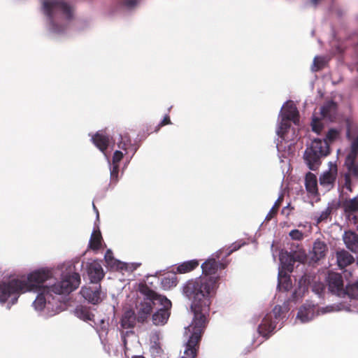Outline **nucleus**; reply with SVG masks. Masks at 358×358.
<instances>
[{
	"instance_id": "obj_1",
	"label": "nucleus",
	"mask_w": 358,
	"mask_h": 358,
	"mask_svg": "<svg viewBox=\"0 0 358 358\" xmlns=\"http://www.w3.org/2000/svg\"><path fill=\"white\" fill-rule=\"evenodd\" d=\"M224 250H219L211 255L201 266V275L187 280L182 287L183 296L191 301L190 309L194 317L191 324L185 327V334L188 339L181 358L196 357L198 343L208 322L211 299L219 288L220 276L217 271L225 267L224 263L217 261Z\"/></svg>"
},
{
	"instance_id": "obj_2",
	"label": "nucleus",
	"mask_w": 358,
	"mask_h": 358,
	"mask_svg": "<svg viewBox=\"0 0 358 358\" xmlns=\"http://www.w3.org/2000/svg\"><path fill=\"white\" fill-rule=\"evenodd\" d=\"M84 262L80 257H76L57 266L62 271L61 280L56 282L55 269L43 268L36 270L28 275L29 289L27 292H37L38 295L32 303L36 311H42L45 308L52 306L50 299L55 300L56 296L69 294L77 289L80 283V276L77 272L82 269Z\"/></svg>"
},
{
	"instance_id": "obj_3",
	"label": "nucleus",
	"mask_w": 358,
	"mask_h": 358,
	"mask_svg": "<svg viewBox=\"0 0 358 358\" xmlns=\"http://www.w3.org/2000/svg\"><path fill=\"white\" fill-rule=\"evenodd\" d=\"M41 11L47 31L55 36L66 34L75 20L73 6L64 0H43Z\"/></svg>"
},
{
	"instance_id": "obj_4",
	"label": "nucleus",
	"mask_w": 358,
	"mask_h": 358,
	"mask_svg": "<svg viewBox=\"0 0 358 358\" xmlns=\"http://www.w3.org/2000/svg\"><path fill=\"white\" fill-rule=\"evenodd\" d=\"M339 137L336 129H330L324 139L315 138L307 146L303 153V160L308 169L316 171L322 163V159L330 153L329 143L336 141Z\"/></svg>"
},
{
	"instance_id": "obj_5",
	"label": "nucleus",
	"mask_w": 358,
	"mask_h": 358,
	"mask_svg": "<svg viewBox=\"0 0 358 358\" xmlns=\"http://www.w3.org/2000/svg\"><path fill=\"white\" fill-rule=\"evenodd\" d=\"M111 140L112 138L103 130L98 131L94 135L91 136V141L103 153L108 162L110 169V184L115 185L119 180V162L125 154L120 150H115L112 161H110L105 151L110 145Z\"/></svg>"
},
{
	"instance_id": "obj_6",
	"label": "nucleus",
	"mask_w": 358,
	"mask_h": 358,
	"mask_svg": "<svg viewBox=\"0 0 358 358\" xmlns=\"http://www.w3.org/2000/svg\"><path fill=\"white\" fill-rule=\"evenodd\" d=\"M28 276L27 278H12L0 283V303L1 305L8 302L7 309L15 304L20 293L26 292L29 289Z\"/></svg>"
},
{
	"instance_id": "obj_7",
	"label": "nucleus",
	"mask_w": 358,
	"mask_h": 358,
	"mask_svg": "<svg viewBox=\"0 0 358 358\" xmlns=\"http://www.w3.org/2000/svg\"><path fill=\"white\" fill-rule=\"evenodd\" d=\"M287 310V305L285 302L283 307L279 305L275 306L272 312L266 314L262 319V322L258 325L257 331L259 335L264 338H268L273 332L278 324H280L279 329H280L285 317L283 313Z\"/></svg>"
},
{
	"instance_id": "obj_8",
	"label": "nucleus",
	"mask_w": 358,
	"mask_h": 358,
	"mask_svg": "<svg viewBox=\"0 0 358 358\" xmlns=\"http://www.w3.org/2000/svg\"><path fill=\"white\" fill-rule=\"evenodd\" d=\"M139 291L143 299L136 307V320L139 322H143L150 315L153 308L157 307L155 299H158L161 295L152 290L147 285H140Z\"/></svg>"
},
{
	"instance_id": "obj_9",
	"label": "nucleus",
	"mask_w": 358,
	"mask_h": 358,
	"mask_svg": "<svg viewBox=\"0 0 358 358\" xmlns=\"http://www.w3.org/2000/svg\"><path fill=\"white\" fill-rule=\"evenodd\" d=\"M343 292L344 293L341 296L345 297V296H348L350 299V304L348 305L345 303H339L332 306H328L322 308V313H327L341 310L352 312L354 311V310L352 309V307L356 308L357 312L358 313V281L347 285Z\"/></svg>"
},
{
	"instance_id": "obj_10",
	"label": "nucleus",
	"mask_w": 358,
	"mask_h": 358,
	"mask_svg": "<svg viewBox=\"0 0 358 358\" xmlns=\"http://www.w3.org/2000/svg\"><path fill=\"white\" fill-rule=\"evenodd\" d=\"M299 111L292 101H286L280 108L276 133L280 134L281 129H288L291 127V122L294 124L299 122Z\"/></svg>"
},
{
	"instance_id": "obj_11",
	"label": "nucleus",
	"mask_w": 358,
	"mask_h": 358,
	"mask_svg": "<svg viewBox=\"0 0 358 358\" xmlns=\"http://www.w3.org/2000/svg\"><path fill=\"white\" fill-rule=\"evenodd\" d=\"M346 137L350 141V145L344 164L350 174L358 177V163H355V160L358 157V133L352 134L348 128Z\"/></svg>"
},
{
	"instance_id": "obj_12",
	"label": "nucleus",
	"mask_w": 358,
	"mask_h": 358,
	"mask_svg": "<svg viewBox=\"0 0 358 358\" xmlns=\"http://www.w3.org/2000/svg\"><path fill=\"white\" fill-rule=\"evenodd\" d=\"M278 136L276 148L279 153L282 152V157H286L293 153L296 134L294 128L281 129L280 134L276 133ZM281 158V156H280Z\"/></svg>"
},
{
	"instance_id": "obj_13",
	"label": "nucleus",
	"mask_w": 358,
	"mask_h": 358,
	"mask_svg": "<svg viewBox=\"0 0 358 358\" xmlns=\"http://www.w3.org/2000/svg\"><path fill=\"white\" fill-rule=\"evenodd\" d=\"M155 300L157 301V307H155L157 310L152 314V323L156 326H162L166 324L170 317L171 302L163 295Z\"/></svg>"
},
{
	"instance_id": "obj_14",
	"label": "nucleus",
	"mask_w": 358,
	"mask_h": 358,
	"mask_svg": "<svg viewBox=\"0 0 358 358\" xmlns=\"http://www.w3.org/2000/svg\"><path fill=\"white\" fill-rule=\"evenodd\" d=\"M80 294L83 297L92 304H98L103 297L104 294L101 289V285L97 283H89L80 289Z\"/></svg>"
},
{
	"instance_id": "obj_15",
	"label": "nucleus",
	"mask_w": 358,
	"mask_h": 358,
	"mask_svg": "<svg viewBox=\"0 0 358 358\" xmlns=\"http://www.w3.org/2000/svg\"><path fill=\"white\" fill-rule=\"evenodd\" d=\"M322 308L320 310L314 304L306 303L300 307L297 315L296 319L300 320L301 323H306L313 320L320 313H322Z\"/></svg>"
},
{
	"instance_id": "obj_16",
	"label": "nucleus",
	"mask_w": 358,
	"mask_h": 358,
	"mask_svg": "<svg viewBox=\"0 0 358 358\" xmlns=\"http://www.w3.org/2000/svg\"><path fill=\"white\" fill-rule=\"evenodd\" d=\"M104 259L108 266L117 270L133 271L136 269V268L140 265V264L135 263L127 264L115 259L113 252L110 249L106 250L104 255Z\"/></svg>"
},
{
	"instance_id": "obj_17",
	"label": "nucleus",
	"mask_w": 358,
	"mask_h": 358,
	"mask_svg": "<svg viewBox=\"0 0 358 358\" xmlns=\"http://www.w3.org/2000/svg\"><path fill=\"white\" fill-rule=\"evenodd\" d=\"M87 273L90 283L100 284L104 277L102 265L98 260H93L87 264Z\"/></svg>"
},
{
	"instance_id": "obj_18",
	"label": "nucleus",
	"mask_w": 358,
	"mask_h": 358,
	"mask_svg": "<svg viewBox=\"0 0 358 358\" xmlns=\"http://www.w3.org/2000/svg\"><path fill=\"white\" fill-rule=\"evenodd\" d=\"M329 290L333 294L341 296L343 294V280L341 274L329 273L327 278Z\"/></svg>"
},
{
	"instance_id": "obj_19",
	"label": "nucleus",
	"mask_w": 358,
	"mask_h": 358,
	"mask_svg": "<svg viewBox=\"0 0 358 358\" xmlns=\"http://www.w3.org/2000/svg\"><path fill=\"white\" fill-rule=\"evenodd\" d=\"M280 264L278 266L279 277L284 273H291L293 271L295 259L287 251H281L279 254Z\"/></svg>"
},
{
	"instance_id": "obj_20",
	"label": "nucleus",
	"mask_w": 358,
	"mask_h": 358,
	"mask_svg": "<svg viewBox=\"0 0 358 358\" xmlns=\"http://www.w3.org/2000/svg\"><path fill=\"white\" fill-rule=\"evenodd\" d=\"M329 170L324 172L320 177V183L328 189L334 187L337 176V166L332 162L329 163Z\"/></svg>"
},
{
	"instance_id": "obj_21",
	"label": "nucleus",
	"mask_w": 358,
	"mask_h": 358,
	"mask_svg": "<svg viewBox=\"0 0 358 358\" xmlns=\"http://www.w3.org/2000/svg\"><path fill=\"white\" fill-rule=\"evenodd\" d=\"M140 0H122L111 13L112 15H126L134 10Z\"/></svg>"
},
{
	"instance_id": "obj_22",
	"label": "nucleus",
	"mask_w": 358,
	"mask_h": 358,
	"mask_svg": "<svg viewBox=\"0 0 358 358\" xmlns=\"http://www.w3.org/2000/svg\"><path fill=\"white\" fill-rule=\"evenodd\" d=\"M327 251V246L324 241L317 239L313 245V250L310 252V260L312 262H317L325 257Z\"/></svg>"
},
{
	"instance_id": "obj_23",
	"label": "nucleus",
	"mask_w": 358,
	"mask_h": 358,
	"mask_svg": "<svg viewBox=\"0 0 358 358\" xmlns=\"http://www.w3.org/2000/svg\"><path fill=\"white\" fill-rule=\"evenodd\" d=\"M337 113L338 105L334 101H326L320 108V113L322 116L331 122L336 119Z\"/></svg>"
},
{
	"instance_id": "obj_24",
	"label": "nucleus",
	"mask_w": 358,
	"mask_h": 358,
	"mask_svg": "<svg viewBox=\"0 0 358 358\" xmlns=\"http://www.w3.org/2000/svg\"><path fill=\"white\" fill-rule=\"evenodd\" d=\"M343 239L348 249L352 252H358V234L352 231H345Z\"/></svg>"
},
{
	"instance_id": "obj_25",
	"label": "nucleus",
	"mask_w": 358,
	"mask_h": 358,
	"mask_svg": "<svg viewBox=\"0 0 358 358\" xmlns=\"http://www.w3.org/2000/svg\"><path fill=\"white\" fill-rule=\"evenodd\" d=\"M160 338L161 334L159 331H153L150 334V352L154 357L160 356L162 352V349L159 343Z\"/></svg>"
},
{
	"instance_id": "obj_26",
	"label": "nucleus",
	"mask_w": 358,
	"mask_h": 358,
	"mask_svg": "<svg viewBox=\"0 0 358 358\" xmlns=\"http://www.w3.org/2000/svg\"><path fill=\"white\" fill-rule=\"evenodd\" d=\"M305 187L306 191L312 195L317 194V180L316 176L308 172L305 177Z\"/></svg>"
},
{
	"instance_id": "obj_27",
	"label": "nucleus",
	"mask_w": 358,
	"mask_h": 358,
	"mask_svg": "<svg viewBox=\"0 0 358 358\" xmlns=\"http://www.w3.org/2000/svg\"><path fill=\"white\" fill-rule=\"evenodd\" d=\"M336 256L338 266L341 268H345L354 262V257L345 250L337 251Z\"/></svg>"
},
{
	"instance_id": "obj_28",
	"label": "nucleus",
	"mask_w": 358,
	"mask_h": 358,
	"mask_svg": "<svg viewBox=\"0 0 358 358\" xmlns=\"http://www.w3.org/2000/svg\"><path fill=\"white\" fill-rule=\"evenodd\" d=\"M136 315L132 310H126L120 321V325L123 329H130L135 325Z\"/></svg>"
},
{
	"instance_id": "obj_29",
	"label": "nucleus",
	"mask_w": 358,
	"mask_h": 358,
	"mask_svg": "<svg viewBox=\"0 0 358 358\" xmlns=\"http://www.w3.org/2000/svg\"><path fill=\"white\" fill-rule=\"evenodd\" d=\"M119 140L120 141L117 143L118 148L124 150L125 155L128 154L129 151H131V158L136 152V148L132 145L131 139L127 136H122V135H120Z\"/></svg>"
},
{
	"instance_id": "obj_30",
	"label": "nucleus",
	"mask_w": 358,
	"mask_h": 358,
	"mask_svg": "<svg viewBox=\"0 0 358 358\" xmlns=\"http://www.w3.org/2000/svg\"><path fill=\"white\" fill-rule=\"evenodd\" d=\"M74 314L78 318L85 322L92 321L94 318V315L90 309L83 306H77L74 310Z\"/></svg>"
},
{
	"instance_id": "obj_31",
	"label": "nucleus",
	"mask_w": 358,
	"mask_h": 358,
	"mask_svg": "<svg viewBox=\"0 0 358 358\" xmlns=\"http://www.w3.org/2000/svg\"><path fill=\"white\" fill-rule=\"evenodd\" d=\"M199 261L196 259H192L185 261L179 264L176 268L177 272L179 273H185L193 271L199 266Z\"/></svg>"
},
{
	"instance_id": "obj_32",
	"label": "nucleus",
	"mask_w": 358,
	"mask_h": 358,
	"mask_svg": "<svg viewBox=\"0 0 358 358\" xmlns=\"http://www.w3.org/2000/svg\"><path fill=\"white\" fill-rule=\"evenodd\" d=\"M292 287V280L290 279L289 275H287V273H284L282 274V276L279 277V273H278V285L277 287L279 289H283L285 291L287 292L291 289Z\"/></svg>"
},
{
	"instance_id": "obj_33",
	"label": "nucleus",
	"mask_w": 358,
	"mask_h": 358,
	"mask_svg": "<svg viewBox=\"0 0 358 358\" xmlns=\"http://www.w3.org/2000/svg\"><path fill=\"white\" fill-rule=\"evenodd\" d=\"M343 206L345 212L354 213L358 211V197L355 196L351 199L343 202Z\"/></svg>"
},
{
	"instance_id": "obj_34",
	"label": "nucleus",
	"mask_w": 358,
	"mask_h": 358,
	"mask_svg": "<svg viewBox=\"0 0 358 358\" xmlns=\"http://www.w3.org/2000/svg\"><path fill=\"white\" fill-rule=\"evenodd\" d=\"M101 235L99 231L97 233L94 231L91 234L89 244L91 248L98 250L101 247Z\"/></svg>"
},
{
	"instance_id": "obj_35",
	"label": "nucleus",
	"mask_w": 358,
	"mask_h": 358,
	"mask_svg": "<svg viewBox=\"0 0 358 358\" xmlns=\"http://www.w3.org/2000/svg\"><path fill=\"white\" fill-rule=\"evenodd\" d=\"M333 204L328 203L327 206L320 213L318 216H315L317 223L327 221L332 212Z\"/></svg>"
},
{
	"instance_id": "obj_36",
	"label": "nucleus",
	"mask_w": 358,
	"mask_h": 358,
	"mask_svg": "<svg viewBox=\"0 0 358 358\" xmlns=\"http://www.w3.org/2000/svg\"><path fill=\"white\" fill-rule=\"evenodd\" d=\"M325 64V59L322 57L315 56L312 66V70L317 71L322 69Z\"/></svg>"
},
{
	"instance_id": "obj_37",
	"label": "nucleus",
	"mask_w": 358,
	"mask_h": 358,
	"mask_svg": "<svg viewBox=\"0 0 358 358\" xmlns=\"http://www.w3.org/2000/svg\"><path fill=\"white\" fill-rule=\"evenodd\" d=\"M305 286H303V287L299 286L298 289H294L292 292L290 298H289V301H296L299 298H301L305 292Z\"/></svg>"
},
{
	"instance_id": "obj_38",
	"label": "nucleus",
	"mask_w": 358,
	"mask_h": 358,
	"mask_svg": "<svg viewBox=\"0 0 358 358\" xmlns=\"http://www.w3.org/2000/svg\"><path fill=\"white\" fill-rule=\"evenodd\" d=\"M245 244L244 242H241V241H236V242H234L229 247L228 249H227V252H226V254L224 255L225 257H227V256L230 255L232 252L238 250V249H240L241 248V246H243V245Z\"/></svg>"
},
{
	"instance_id": "obj_39",
	"label": "nucleus",
	"mask_w": 358,
	"mask_h": 358,
	"mask_svg": "<svg viewBox=\"0 0 358 358\" xmlns=\"http://www.w3.org/2000/svg\"><path fill=\"white\" fill-rule=\"evenodd\" d=\"M313 292H314L320 298L322 296L324 292V285L322 283H315L313 286Z\"/></svg>"
},
{
	"instance_id": "obj_40",
	"label": "nucleus",
	"mask_w": 358,
	"mask_h": 358,
	"mask_svg": "<svg viewBox=\"0 0 358 358\" xmlns=\"http://www.w3.org/2000/svg\"><path fill=\"white\" fill-rule=\"evenodd\" d=\"M289 235L292 240H295V241H300V240L303 239V232L298 229H292L289 232Z\"/></svg>"
},
{
	"instance_id": "obj_41",
	"label": "nucleus",
	"mask_w": 358,
	"mask_h": 358,
	"mask_svg": "<svg viewBox=\"0 0 358 358\" xmlns=\"http://www.w3.org/2000/svg\"><path fill=\"white\" fill-rule=\"evenodd\" d=\"M311 126L313 131L315 132L317 134H320L322 129V126L321 125L320 122L318 120H317L316 119H313L311 122Z\"/></svg>"
},
{
	"instance_id": "obj_42",
	"label": "nucleus",
	"mask_w": 358,
	"mask_h": 358,
	"mask_svg": "<svg viewBox=\"0 0 358 358\" xmlns=\"http://www.w3.org/2000/svg\"><path fill=\"white\" fill-rule=\"evenodd\" d=\"M101 327L99 329H97V332L99 335V337L101 338L103 334H107V325L104 322V321L103 320H101Z\"/></svg>"
},
{
	"instance_id": "obj_43",
	"label": "nucleus",
	"mask_w": 358,
	"mask_h": 358,
	"mask_svg": "<svg viewBox=\"0 0 358 358\" xmlns=\"http://www.w3.org/2000/svg\"><path fill=\"white\" fill-rule=\"evenodd\" d=\"M175 280H176L175 278H164L162 280V283L163 284L169 283V284H171V286H176V282Z\"/></svg>"
},
{
	"instance_id": "obj_44",
	"label": "nucleus",
	"mask_w": 358,
	"mask_h": 358,
	"mask_svg": "<svg viewBox=\"0 0 358 358\" xmlns=\"http://www.w3.org/2000/svg\"><path fill=\"white\" fill-rule=\"evenodd\" d=\"M171 124V122L169 119V117L168 115H166L164 119L161 121V122L159 124L158 127L164 125V124Z\"/></svg>"
},
{
	"instance_id": "obj_45",
	"label": "nucleus",
	"mask_w": 358,
	"mask_h": 358,
	"mask_svg": "<svg viewBox=\"0 0 358 358\" xmlns=\"http://www.w3.org/2000/svg\"><path fill=\"white\" fill-rule=\"evenodd\" d=\"M345 186H346V188L348 189H349L350 191H352L351 185H350V178H349L348 175L345 174Z\"/></svg>"
},
{
	"instance_id": "obj_46",
	"label": "nucleus",
	"mask_w": 358,
	"mask_h": 358,
	"mask_svg": "<svg viewBox=\"0 0 358 358\" xmlns=\"http://www.w3.org/2000/svg\"><path fill=\"white\" fill-rule=\"evenodd\" d=\"M282 199V197L281 196H279L278 199L276 200V201L275 202L273 206L272 207V208L270 210V213H272L273 210H274V208H278V202L280 201V200Z\"/></svg>"
},
{
	"instance_id": "obj_47",
	"label": "nucleus",
	"mask_w": 358,
	"mask_h": 358,
	"mask_svg": "<svg viewBox=\"0 0 358 358\" xmlns=\"http://www.w3.org/2000/svg\"><path fill=\"white\" fill-rule=\"evenodd\" d=\"M92 205H93L94 211L96 213V220H99V211H98L97 208H96L95 205L94 203Z\"/></svg>"
},
{
	"instance_id": "obj_48",
	"label": "nucleus",
	"mask_w": 358,
	"mask_h": 358,
	"mask_svg": "<svg viewBox=\"0 0 358 358\" xmlns=\"http://www.w3.org/2000/svg\"><path fill=\"white\" fill-rule=\"evenodd\" d=\"M336 51L338 53H342L344 51V48L341 45H338L336 48Z\"/></svg>"
},
{
	"instance_id": "obj_49",
	"label": "nucleus",
	"mask_w": 358,
	"mask_h": 358,
	"mask_svg": "<svg viewBox=\"0 0 358 358\" xmlns=\"http://www.w3.org/2000/svg\"><path fill=\"white\" fill-rule=\"evenodd\" d=\"M320 0H310V2L314 6H316L320 2Z\"/></svg>"
},
{
	"instance_id": "obj_50",
	"label": "nucleus",
	"mask_w": 358,
	"mask_h": 358,
	"mask_svg": "<svg viewBox=\"0 0 358 358\" xmlns=\"http://www.w3.org/2000/svg\"><path fill=\"white\" fill-rule=\"evenodd\" d=\"M59 307V306L57 303H56V304H55V308H56V310L54 311L53 315H55V314H56V313H57L59 312V310H58Z\"/></svg>"
},
{
	"instance_id": "obj_51",
	"label": "nucleus",
	"mask_w": 358,
	"mask_h": 358,
	"mask_svg": "<svg viewBox=\"0 0 358 358\" xmlns=\"http://www.w3.org/2000/svg\"><path fill=\"white\" fill-rule=\"evenodd\" d=\"M122 342L124 343V345H126V338H125V336H122Z\"/></svg>"
},
{
	"instance_id": "obj_52",
	"label": "nucleus",
	"mask_w": 358,
	"mask_h": 358,
	"mask_svg": "<svg viewBox=\"0 0 358 358\" xmlns=\"http://www.w3.org/2000/svg\"><path fill=\"white\" fill-rule=\"evenodd\" d=\"M132 358H144L143 356H134Z\"/></svg>"
},
{
	"instance_id": "obj_53",
	"label": "nucleus",
	"mask_w": 358,
	"mask_h": 358,
	"mask_svg": "<svg viewBox=\"0 0 358 358\" xmlns=\"http://www.w3.org/2000/svg\"><path fill=\"white\" fill-rule=\"evenodd\" d=\"M129 333L134 334V332L132 331H127L126 334H128Z\"/></svg>"
}]
</instances>
